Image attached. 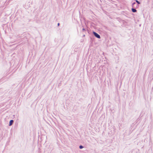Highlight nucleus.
<instances>
[{"label": "nucleus", "instance_id": "obj_1", "mask_svg": "<svg viewBox=\"0 0 153 153\" xmlns=\"http://www.w3.org/2000/svg\"><path fill=\"white\" fill-rule=\"evenodd\" d=\"M93 33L95 37L97 38H100V36L99 35L95 32H93Z\"/></svg>", "mask_w": 153, "mask_h": 153}, {"label": "nucleus", "instance_id": "obj_2", "mask_svg": "<svg viewBox=\"0 0 153 153\" xmlns=\"http://www.w3.org/2000/svg\"><path fill=\"white\" fill-rule=\"evenodd\" d=\"M13 122V120H11L10 121L9 124V126H11Z\"/></svg>", "mask_w": 153, "mask_h": 153}, {"label": "nucleus", "instance_id": "obj_3", "mask_svg": "<svg viewBox=\"0 0 153 153\" xmlns=\"http://www.w3.org/2000/svg\"><path fill=\"white\" fill-rule=\"evenodd\" d=\"M132 11L134 13L136 12L137 11L134 8H132L131 9Z\"/></svg>", "mask_w": 153, "mask_h": 153}, {"label": "nucleus", "instance_id": "obj_4", "mask_svg": "<svg viewBox=\"0 0 153 153\" xmlns=\"http://www.w3.org/2000/svg\"><path fill=\"white\" fill-rule=\"evenodd\" d=\"M83 148V146H82V145H80L79 146V148L80 149H82Z\"/></svg>", "mask_w": 153, "mask_h": 153}, {"label": "nucleus", "instance_id": "obj_5", "mask_svg": "<svg viewBox=\"0 0 153 153\" xmlns=\"http://www.w3.org/2000/svg\"><path fill=\"white\" fill-rule=\"evenodd\" d=\"M135 1L138 4H140V2L138 0H135Z\"/></svg>", "mask_w": 153, "mask_h": 153}, {"label": "nucleus", "instance_id": "obj_6", "mask_svg": "<svg viewBox=\"0 0 153 153\" xmlns=\"http://www.w3.org/2000/svg\"><path fill=\"white\" fill-rule=\"evenodd\" d=\"M82 30H85V29L84 28H83Z\"/></svg>", "mask_w": 153, "mask_h": 153}, {"label": "nucleus", "instance_id": "obj_7", "mask_svg": "<svg viewBox=\"0 0 153 153\" xmlns=\"http://www.w3.org/2000/svg\"><path fill=\"white\" fill-rule=\"evenodd\" d=\"M135 4V2H134V3H133V4Z\"/></svg>", "mask_w": 153, "mask_h": 153}, {"label": "nucleus", "instance_id": "obj_8", "mask_svg": "<svg viewBox=\"0 0 153 153\" xmlns=\"http://www.w3.org/2000/svg\"><path fill=\"white\" fill-rule=\"evenodd\" d=\"M59 25V23H58V25Z\"/></svg>", "mask_w": 153, "mask_h": 153}]
</instances>
